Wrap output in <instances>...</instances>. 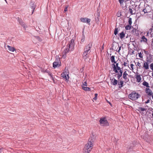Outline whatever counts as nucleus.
<instances>
[{
    "label": "nucleus",
    "instance_id": "3c124183",
    "mask_svg": "<svg viewBox=\"0 0 153 153\" xmlns=\"http://www.w3.org/2000/svg\"><path fill=\"white\" fill-rule=\"evenodd\" d=\"M128 68H130V67H129V66H128Z\"/></svg>",
    "mask_w": 153,
    "mask_h": 153
},
{
    "label": "nucleus",
    "instance_id": "a19ab883",
    "mask_svg": "<svg viewBox=\"0 0 153 153\" xmlns=\"http://www.w3.org/2000/svg\"><path fill=\"white\" fill-rule=\"evenodd\" d=\"M67 7H65V9H64V11L65 12H66V11H67Z\"/></svg>",
    "mask_w": 153,
    "mask_h": 153
},
{
    "label": "nucleus",
    "instance_id": "a878e982",
    "mask_svg": "<svg viewBox=\"0 0 153 153\" xmlns=\"http://www.w3.org/2000/svg\"><path fill=\"white\" fill-rule=\"evenodd\" d=\"M145 110L146 109L141 107H140L138 108V111H145Z\"/></svg>",
    "mask_w": 153,
    "mask_h": 153
},
{
    "label": "nucleus",
    "instance_id": "a211bd4d",
    "mask_svg": "<svg viewBox=\"0 0 153 153\" xmlns=\"http://www.w3.org/2000/svg\"><path fill=\"white\" fill-rule=\"evenodd\" d=\"M119 36L121 39H122L125 36V34L124 32H122L119 34Z\"/></svg>",
    "mask_w": 153,
    "mask_h": 153
},
{
    "label": "nucleus",
    "instance_id": "e433bc0d",
    "mask_svg": "<svg viewBox=\"0 0 153 153\" xmlns=\"http://www.w3.org/2000/svg\"><path fill=\"white\" fill-rule=\"evenodd\" d=\"M87 83L86 82H84L83 83L82 85L83 86H87Z\"/></svg>",
    "mask_w": 153,
    "mask_h": 153
},
{
    "label": "nucleus",
    "instance_id": "c85d7f7f",
    "mask_svg": "<svg viewBox=\"0 0 153 153\" xmlns=\"http://www.w3.org/2000/svg\"><path fill=\"white\" fill-rule=\"evenodd\" d=\"M118 33V28H116L115 29L114 31V34L115 35H116Z\"/></svg>",
    "mask_w": 153,
    "mask_h": 153
},
{
    "label": "nucleus",
    "instance_id": "ddd939ff",
    "mask_svg": "<svg viewBox=\"0 0 153 153\" xmlns=\"http://www.w3.org/2000/svg\"><path fill=\"white\" fill-rule=\"evenodd\" d=\"M89 53H88L84 52L82 55L83 59L85 60L86 59L89 57Z\"/></svg>",
    "mask_w": 153,
    "mask_h": 153
},
{
    "label": "nucleus",
    "instance_id": "f704fd0d",
    "mask_svg": "<svg viewBox=\"0 0 153 153\" xmlns=\"http://www.w3.org/2000/svg\"><path fill=\"white\" fill-rule=\"evenodd\" d=\"M143 11L144 12V13H148V12H147L146 9H144L143 10Z\"/></svg>",
    "mask_w": 153,
    "mask_h": 153
},
{
    "label": "nucleus",
    "instance_id": "393cba45",
    "mask_svg": "<svg viewBox=\"0 0 153 153\" xmlns=\"http://www.w3.org/2000/svg\"><path fill=\"white\" fill-rule=\"evenodd\" d=\"M133 10L130 7H129L128 10V12L131 14L133 15L134 13L133 12Z\"/></svg>",
    "mask_w": 153,
    "mask_h": 153
},
{
    "label": "nucleus",
    "instance_id": "7c9ffc66",
    "mask_svg": "<svg viewBox=\"0 0 153 153\" xmlns=\"http://www.w3.org/2000/svg\"><path fill=\"white\" fill-rule=\"evenodd\" d=\"M124 1V0H119V2L121 5L123 4Z\"/></svg>",
    "mask_w": 153,
    "mask_h": 153
},
{
    "label": "nucleus",
    "instance_id": "79ce46f5",
    "mask_svg": "<svg viewBox=\"0 0 153 153\" xmlns=\"http://www.w3.org/2000/svg\"><path fill=\"white\" fill-rule=\"evenodd\" d=\"M121 47H119V49H118V52H119L121 50Z\"/></svg>",
    "mask_w": 153,
    "mask_h": 153
},
{
    "label": "nucleus",
    "instance_id": "09e8293b",
    "mask_svg": "<svg viewBox=\"0 0 153 153\" xmlns=\"http://www.w3.org/2000/svg\"><path fill=\"white\" fill-rule=\"evenodd\" d=\"M5 1L7 3V1L6 0H5Z\"/></svg>",
    "mask_w": 153,
    "mask_h": 153
},
{
    "label": "nucleus",
    "instance_id": "bb28decb",
    "mask_svg": "<svg viewBox=\"0 0 153 153\" xmlns=\"http://www.w3.org/2000/svg\"><path fill=\"white\" fill-rule=\"evenodd\" d=\"M128 22L129 25H131L132 24V19L131 18H129L128 19Z\"/></svg>",
    "mask_w": 153,
    "mask_h": 153
},
{
    "label": "nucleus",
    "instance_id": "6e6552de",
    "mask_svg": "<svg viewBox=\"0 0 153 153\" xmlns=\"http://www.w3.org/2000/svg\"><path fill=\"white\" fill-rule=\"evenodd\" d=\"M92 42H90L89 44L86 45L84 48V52H86L90 53L91 52L90 49L92 47Z\"/></svg>",
    "mask_w": 153,
    "mask_h": 153
},
{
    "label": "nucleus",
    "instance_id": "72a5a7b5",
    "mask_svg": "<svg viewBox=\"0 0 153 153\" xmlns=\"http://www.w3.org/2000/svg\"><path fill=\"white\" fill-rule=\"evenodd\" d=\"M97 95H98V94H95V97L93 98V99L94 100H96L97 99Z\"/></svg>",
    "mask_w": 153,
    "mask_h": 153
},
{
    "label": "nucleus",
    "instance_id": "49530a36",
    "mask_svg": "<svg viewBox=\"0 0 153 153\" xmlns=\"http://www.w3.org/2000/svg\"><path fill=\"white\" fill-rule=\"evenodd\" d=\"M152 45L153 46V41H152Z\"/></svg>",
    "mask_w": 153,
    "mask_h": 153
},
{
    "label": "nucleus",
    "instance_id": "39448f33",
    "mask_svg": "<svg viewBox=\"0 0 153 153\" xmlns=\"http://www.w3.org/2000/svg\"><path fill=\"white\" fill-rule=\"evenodd\" d=\"M99 122L101 126H107L109 125L107 120L105 118H101Z\"/></svg>",
    "mask_w": 153,
    "mask_h": 153
},
{
    "label": "nucleus",
    "instance_id": "4468645a",
    "mask_svg": "<svg viewBox=\"0 0 153 153\" xmlns=\"http://www.w3.org/2000/svg\"><path fill=\"white\" fill-rule=\"evenodd\" d=\"M143 67L144 69L145 70H148L149 69V66L148 63L146 62H144L143 65Z\"/></svg>",
    "mask_w": 153,
    "mask_h": 153
},
{
    "label": "nucleus",
    "instance_id": "dca6fc26",
    "mask_svg": "<svg viewBox=\"0 0 153 153\" xmlns=\"http://www.w3.org/2000/svg\"><path fill=\"white\" fill-rule=\"evenodd\" d=\"M128 75V74L127 73V72L126 71H124L123 74V78L126 80L128 79V77H127V76Z\"/></svg>",
    "mask_w": 153,
    "mask_h": 153
},
{
    "label": "nucleus",
    "instance_id": "aec40b11",
    "mask_svg": "<svg viewBox=\"0 0 153 153\" xmlns=\"http://www.w3.org/2000/svg\"><path fill=\"white\" fill-rule=\"evenodd\" d=\"M123 81L120 80V82L118 83V85H119V88H121L123 86Z\"/></svg>",
    "mask_w": 153,
    "mask_h": 153
},
{
    "label": "nucleus",
    "instance_id": "58836bf2",
    "mask_svg": "<svg viewBox=\"0 0 153 153\" xmlns=\"http://www.w3.org/2000/svg\"><path fill=\"white\" fill-rule=\"evenodd\" d=\"M150 100L148 99V100L147 101H146V102H145V103H149L150 102Z\"/></svg>",
    "mask_w": 153,
    "mask_h": 153
},
{
    "label": "nucleus",
    "instance_id": "de8ad7c7",
    "mask_svg": "<svg viewBox=\"0 0 153 153\" xmlns=\"http://www.w3.org/2000/svg\"><path fill=\"white\" fill-rule=\"evenodd\" d=\"M152 117H153V113H152Z\"/></svg>",
    "mask_w": 153,
    "mask_h": 153
},
{
    "label": "nucleus",
    "instance_id": "9d476101",
    "mask_svg": "<svg viewBox=\"0 0 153 153\" xmlns=\"http://www.w3.org/2000/svg\"><path fill=\"white\" fill-rule=\"evenodd\" d=\"M145 92L146 94L149 96H152L153 95L152 91L149 88H146L145 89Z\"/></svg>",
    "mask_w": 153,
    "mask_h": 153
},
{
    "label": "nucleus",
    "instance_id": "5701e85b",
    "mask_svg": "<svg viewBox=\"0 0 153 153\" xmlns=\"http://www.w3.org/2000/svg\"><path fill=\"white\" fill-rule=\"evenodd\" d=\"M131 25H126L125 27V28L126 30H130L131 29Z\"/></svg>",
    "mask_w": 153,
    "mask_h": 153
},
{
    "label": "nucleus",
    "instance_id": "2eb2a0df",
    "mask_svg": "<svg viewBox=\"0 0 153 153\" xmlns=\"http://www.w3.org/2000/svg\"><path fill=\"white\" fill-rule=\"evenodd\" d=\"M7 47L8 48L9 50L10 51L13 52L15 51H16V49L13 47L10 46L8 45H7Z\"/></svg>",
    "mask_w": 153,
    "mask_h": 153
},
{
    "label": "nucleus",
    "instance_id": "f3484780",
    "mask_svg": "<svg viewBox=\"0 0 153 153\" xmlns=\"http://www.w3.org/2000/svg\"><path fill=\"white\" fill-rule=\"evenodd\" d=\"M142 84L144 86H145L147 88L149 87V83L145 81H144L143 82V83H142Z\"/></svg>",
    "mask_w": 153,
    "mask_h": 153
},
{
    "label": "nucleus",
    "instance_id": "37998d69",
    "mask_svg": "<svg viewBox=\"0 0 153 153\" xmlns=\"http://www.w3.org/2000/svg\"><path fill=\"white\" fill-rule=\"evenodd\" d=\"M132 148L131 147H130L129 148H128L127 150L129 151L130 149H132Z\"/></svg>",
    "mask_w": 153,
    "mask_h": 153
},
{
    "label": "nucleus",
    "instance_id": "f257e3e1",
    "mask_svg": "<svg viewBox=\"0 0 153 153\" xmlns=\"http://www.w3.org/2000/svg\"><path fill=\"white\" fill-rule=\"evenodd\" d=\"M111 66L113 69V71L115 73H117V77L119 79L122 76L123 74L122 70L121 68L119 66L118 63H114L111 64Z\"/></svg>",
    "mask_w": 153,
    "mask_h": 153
},
{
    "label": "nucleus",
    "instance_id": "1a4fd4ad",
    "mask_svg": "<svg viewBox=\"0 0 153 153\" xmlns=\"http://www.w3.org/2000/svg\"><path fill=\"white\" fill-rule=\"evenodd\" d=\"M80 21L81 22L83 23H89L91 21V19H88L87 18H81L80 19Z\"/></svg>",
    "mask_w": 153,
    "mask_h": 153
},
{
    "label": "nucleus",
    "instance_id": "cd10ccee",
    "mask_svg": "<svg viewBox=\"0 0 153 153\" xmlns=\"http://www.w3.org/2000/svg\"><path fill=\"white\" fill-rule=\"evenodd\" d=\"M130 69L131 70L133 71L134 70L133 66H134V65H133V64L131 63V64H130Z\"/></svg>",
    "mask_w": 153,
    "mask_h": 153
},
{
    "label": "nucleus",
    "instance_id": "f8f14e48",
    "mask_svg": "<svg viewBox=\"0 0 153 153\" xmlns=\"http://www.w3.org/2000/svg\"><path fill=\"white\" fill-rule=\"evenodd\" d=\"M110 80L111 81V84L114 85H117L118 82V81L114 78H111Z\"/></svg>",
    "mask_w": 153,
    "mask_h": 153
},
{
    "label": "nucleus",
    "instance_id": "0eeeda50",
    "mask_svg": "<svg viewBox=\"0 0 153 153\" xmlns=\"http://www.w3.org/2000/svg\"><path fill=\"white\" fill-rule=\"evenodd\" d=\"M61 65V63L59 58H56L55 61L53 63V67L54 68L60 67Z\"/></svg>",
    "mask_w": 153,
    "mask_h": 153
},
{
    "label": "nucleus",
    "instance_id": "7ed1b4c3",
    "mask_svg": "<svg viewBox=\"0 0 153 153\" xmlns=\"http://www.w3.org/2000/svg\"><path fill=\"white\" fill-rule=\"evenodd\" d=\"M74 40L71 39L67 46L66 48L65 49L64 51V53L65 54L68 53L70 50H72L74 46Z\"/></svg>",
    "mask_w": 153,
    "mask_h": 153
},
{
    "label": "nucleus",
    "instance_id": "423d86ee",
    "mask_svg": "<svg viewBox=\"0 0 153 153\" xmlns=\"http://www.w3.org/2000/svg\"><path fill=\"white\" fill-rule=\"evenodd\" d=\"M61 75L63 78L65 79L66 81H68V80L69 77V76L68 71L67 70H66L65 69L64 72L61 74Z\"/></svg>",
    "mask_w": 153,
    "mask_h": 153
},
{
    "label": "nucleus",
    "instance_id": "2f4dec72",
    "mask_svg": "<svg viewBox=\"0 0 153 153\" xmlns=\"http://www.w3.org/2000/svg\"><path fill=\"white\" fill-rule=\"evenodd\" d=\"M150 68L153 71V63H151L150 65Z\"/></svg>",
    "mask_w": 153,
    "mask_h": 153
},
{
    "label": "nucleus",
    "instance_id": "a18cd8bd",
    "mask_svg": "<svg viewBox=\"0 0 153 153\" xmlns=\"http://www.w3.org/2000/svg\"><path fill=\"white\" fill-rule=\"evenodd\" d=\"M152 99L153 100V94L152 95Z\"/></svg>",
    "mask_w": 153,
    "mask_h": 153
},
{
    "label": "nucleus",
    "instance_id": "412c9836",
    "mask_svg": "<svg viewBox=\"0 0 153 153\" xmlns=\"http://www.w3.org/2000/svg\"><path fill=\"white\" fill-rule=\"evenodd\" d=\"M82 89L86 91H90L91 90V89L89 87H86L83 86H82Z\"/></svg>",
    "mask_w": 153,
    "mask_h": 153
},
{
    "label": "nucleus",
    "instance_id": "f03ea898",
    "mask_svg": "<svg viewBox=\"0 0 153 153\" xmlns=\"http://www.w3.org/2000/svg\"><path fill=\"white\" fill-rule=\"evenodd\" d=\"M93 140L90 139L88 143L86 144L84 149V153H90L93 146Z\"/></svg>",
    "mask_w": 153,
    "mask_h": 153
},
{
    "label": "nucleus",
    "instance_id": "473e14b6",
    "mask_svg": "<svg viewBox=\"0 0 153 153\" xmlns=\"http://www.w3.org/2000/svg\"><path fill=\"white\" fill-rule=\"evenodd\" d=\"M139 56L140 58H143L142 54L141 52L139 53Z\"/></svg>",
    "mask_w": 153,
    "mask_h": 153
},
{
    "label": "nucleus",
    "instance_id": "b1692460",
    "mask_svg": "<svg viewBox=\"0 0 153 153\" xmlns=\"http://www.w3.org/2000/svg\"><path fill=\"white\" fill-rule=\"evenodd\" d=\"M141 41L146 42L147 41V39L144 36H143L141 38Z\"/></svg>",
    "mask_w": 153,
    "mask_h": 153
},
{
    "label": "nucleus",
    "instance_id": "ea45409f",
    "mask_svg": "<svg viewBox=\"0 0 153 153\" xmlns=\"http://www.w3.org/2000/svg\"><path fill=\"white\" fill-rule=\"evenodd\" d=\"M48 74H49V76H51V78H52L53 79V77H52V74H51V73H48Z\"/></svg>",
    "mask_w": 153,
    "mask_h": 153
},
{
    "label": "nucleus",
    "instance_id": "9b49d317",
    "mask_svg": "<svg viewBox=\"0 0 153 153\" xmlns=\"http://www.w3.org/2000/svg\"><path fill=\"white\" fill-rule=\"evenodd\" d=\"M135 78L136 79V81L138 83L140 82L142 80L141 75L139 74H137L136 75Z\"/></svg>",
    "mask_w": 153,
    "mask_h": 153
},
{
    "label": "nucleus",
    "instance_id": "20e7f679",
    "mask_svg": "<svg viewBox=\"0 0 153 153\" xmlns=\"http://www.w3.org/2000/svg\"><path fill=\"white\" fill-rule=\"evenodd\" d=\"M128 97L129 99L135 101L140 97V95L138 93L133 91L129 94Z\"/></svg>",
    "mask_w": 153,
    "mask_h": 153
},
{
    "label": "nucleus",
    "instance_id": "6ab92c4d",
    "mask_svg": "<svg viewBox=\"0 0 153 153\" xmlns=\"http://www.w3.org/2000/svg\"><path fill=\"white\" fill-rule=\"evenodd\" d=\"M115 56H111V60L112 63H116V62L115 61Z\"/></svg>",
    "mask_w": 153,
    "mask_h": 153
},
{
    "label": "nucleus",
    "instance_id": "c03bdc74",
    "mask_svg": "<svg viewBox=\"0 0 153 153\" xmlns=\"http://www.w3.org/2000/svg\"><path fill=\"white\" fill-rule=\"evenodd\" d=\"M152 77H153V71L152 73Z\"/></svg>",
    "mask_w": 153,
    "mask_h": 153
},
{
    "label": "nucleus",
    "instance_id": "c756f323",
    "mask_svg": "<svg viewBox=\"0 0 153 153\" xmlns=\"http://www.w3.org/2000/svg\"><path fill=\"white\" fill-rule=\"evenodd\" d=\"M20 23L25 28L27 27L25 25V24H24L23 22H20Z\"/></svg>",
    "mask_w": 153,
    "mask_h": 153
},
{
    "label": "nucleus",
    "instance_id": "c9c22d12",
    "mask_svg": "<svg viewBox=\"0 0 153 153\" xmlns=\"http://www.w3.org/2000/svg\"><path fill=\"white\" fill-rule=\"evenodd\" d=\"M31 7H32V9H33V12H32V13H33V12L34 11V10L35 9V6H34V5H33V6H32Z\"/></svg>",
    "mask_w": 153,
    "mask_h": 153
},
{
    "label": "nucleus",
    "instance_id": "4be33fe9",
    "mask_svg": "<svg viewBox=\"0 0 153 153\" xmlns=\"http://www.w3.org/2000/svg\"><path fill=\"white\" fill-rule=\"evenodd\" d=\"M122 65H123L124 67H128V61L127 60V61L124 62L123 63Z\"/></svg>",
    "mask_w": 153,
    "mask_h": 153
},
{
    "label": "nucleus",
    "instance_id": "8fccbe9b",
    "mask_svg": "<svg viewBox=\"0 0 153 153\" xmlns=\"http://www.w3.org/2000/svg\"><path fill=\"white\" fill-rule=\"evenodd\" d=\"M128 68H130V67H129V66H128Z\"/></svg>",
    "mask_w": 153,
    "mask_h": 153
},
{
    "label": "nucleus",
    "instance_id": "4c0bfd02",
    "mask_svg": "<svg viewBox=\"0 0 153 153\" xmlns=\"http://www.w3.org/2000/svg\"><path fill=\"white\" fill-rule=\"evenodd\" d=\"M137 65L138 66L140 67L141 66V65L140 63L139 62H138L137 63Z\"/></svg>",
    "mask_w": 153,
    "mask_h": 153
}]
</instances>
